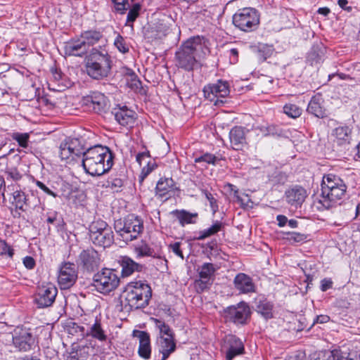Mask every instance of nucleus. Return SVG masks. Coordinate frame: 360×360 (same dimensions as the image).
Returning a JSON list of instances; mask_svg holds the SVG:
<instances>
[{"mask_svg": "<svg viewBox=\"0 0 360 360\" xmlns=\"http://www.w3.org/2000/svg\"><path fill=\"white\" fill-rule=\"evenodd\" d=\"M321 187L320 197L314 202L319 210H328L340 205L347 189L345 181L334 174H325L322 178Z\"/></svg>", "mask_w": 360, "mask_h": 360, "instance_id": "f257e3e1", "label": "nucleus"}, {"mask_svg": "<svg viewBox=\"0 0 360 360\" xmlns=\"http://www.w3.org/2000/svg\"><path fill=\"white\" fill-rule=\"evenodd\" d=\"M114 155L107 146L95 145L86 148L82 166L91 176H101L110 171L113 165Z\"/></svg>", "mask_w": 360, "mask_h": 360, "instance_id": "f03ea898", "label": "nucleus"}, {"mask_svg": "<svg viewBox=\"0 0 360 360\" xmlns=\"http://www.w3.org/2000/svg\"><path fill=\"white\" fill-rule=\"evenodd\" d=\"M151 296L152 290L148 284L141 281L131 282L125 286L120 300L122 305L132 310L148 306Z\"/></svg>", "mask_w": 360, "mask_h": 360, "instance_id": "7ed1b4c3", "label": "nucleus"}, {"mask_svg": "<svg viewBox=\"0 0 360 360\" xmlns=\"http://www.w3.org/2000/svg\"><path fill=\"white\" fill-rule=\"evenodd\" d=\"M205 44L203 37L195 36L185 41L175 53L176 65L185 71H193L199 67L196 52L202 50Z\"/></svg>", "mask_w": 360, "mask_h": 360, "instance_id": "20e7f679", "label": "nucleus"}, {"mask_svg": "<svg viewBox=\"0 0 360 360\" xmlns=\"http://www.w3.org/2000/svg\"><path fill=\"white\" fill-rule=\"evenodd\" d=\"M112 64L111 57L106 51L93 49L86 58V71L91 78L102 79L110 75Z\"/></svg>", "mask_w": 360, "mask_h": 360, "instance_id": "39448f33", "label": "nucleus"}, {"mask_svg": "<svg viewBox=\"0 0 360 360\" xmlns=\"http://www.w3.org/2000/svg\"><path fill=\"white\" fill-rule=\"evenodd\" d=\"M115 229L122 240L127 243L138 238L143 230V224L137 216L129 214L122 221H117Z\"/></svg>", "mask_w": 360, "mask_h": 360, "instance_id": "423d86ee", "label": "nucleus"}, {"mask_svg": "<svg viewBox=\"0 0 360 360\" xmlns=\"http://www.w3.org/2000/svg\"><path fill=\"white\" fill-rule=\"evenodd\" d=\"M120 283L116 271L112 269L104 268L95 274L93 277V285L103 294H108L115 290Z\"/></svg>", "mask_w": 360, "mask_h": 360, "instance_id": "0eeeda50", "label": "nucleus"}, {"mask_svg": "<svg viewBox=\"0 0 360 360\" xmlns=\"http://www.w3.org/2000/svg\"><path fill=\"white\" fill-rule=\"evenodd\" d=\"M233 25L240 30L249 32L259 23V15L255 8L247 7L239 9L233 16Z\"/></svg>", "mask_w": 360, "mask_h": 360, "instance_id": "6e6552de", "label": "nucleus"}, {"mask_svg": "<svg viewBox=\"0 0 360 360\" xmlns=\"http://www.w3.org/2000/svg\"><path fill=\"white\" fill-rule=\"evenodd\" d=\"M202 91L206 99L214 102V105H221L224 103L222 98L230 94V86L227 81L219 79L216 83L205 86Z\"/></svg>", "mask_w": 360, "mask_h": 360, "instance_id": "1a4fd4ad", "label": "nucleus"}, {"mask_svg": "<svg viewBox=\"0 0 360 360\" xmlns=\"http://www.w3.org/2000/svg\"><path fill=\"white\" fill-rule=\"evenodd\" d=\"M250 309L244 302L232 305L224 309V317L227 322L243 325L250 316Z\"/></svg>", "mask_w": 360, "mask_h": 360, "instance_id": "9d476101", "label": "nucleus"}, {"mask_svg": "<svg viewBox=\"0 0 360 360\" xmlns=\"http://www.w3.org/2000/svg\"><path fill=\"white\" fill-rule=\"evenodd\" d=\"M59 148L60 155L64 160L68 159L72 155L83 156L86 150L84 141L75 136H66L60 144Z\"/></svg>", "mask_w": 360, "mask_h": 360, "instance_id": "9b49d317", "label": "nucleus"}, {"mask_svg": "<svg viewBox=\"0 0 360 360\" xmlns=\"http://www.w3.org/2000/svg\"><path fill=\"white\" fill-rule=\"evenodd\" d=\"M221 352L225 354L226 360H233L236 356L245 353L243 341L234 335H227L224 338Z\"/></svg>", "mask_w": 360, "mask_h": 360, "instance_id": "f8f14e48", "label": "nucleus"}, {"mask_svg": "<svg viewBox=\"0 0 360 360\" xmlns=\"http://www.w3.org/2000/svg\"><path fill=\"white\" fill-rule=\"evenodd\" d=\"M58 290L53 284L41 285L38 288L35 302L39 308L50 307L54 302Z\"/></svg>", "mask_w": 360, "mask_h": 360, "instance_id": "ddd939ff", "label": "nucleus"}, {"mask_svg": "<svg viewBox=\"0 0 360 360\" xmlns=\"http://www.w3.org/2000/svg\"><path fill=\"white\" fill-rule=\"evenodd\" d=\"M77 264L87 271H94L100 266L101 259L97 251L90 248L82 250L78 257Z\"/></svg>", "mask_w": 360, "mask_h": 360, "instance_id": "4468645a", "label": "nucleus"}, {"mask_svg": "<svg viewBox=\"0 0 360 360\" xmlns=\"http://www.w3.org/2000/svg\"><path fill=\"white\" fill-rule=\"evenodd\" d=\"M77 278V271L75 265L66 262L60 269L58 276V284L63 289H68L72 286Z\"/></svg>", "mask_w": 360, "mask_h": 360, "instance_id": "2eb2a0df", "label": "nucleus"}, {"mask_svg": "<svg viewBox=\"0 0 360 360\" xmlns=\"http://www.w3.org/2000/svg\"><path fill=\"white\" fill-rule=\"evenodd\" d=\"M112 113L119 124L127 129L133 127L136 119V113L134 110L125 105L118 106L113 109Z\"/></svg>", "mask_w": 360, "mask_h": 360, "instance_id": "dca6fc26", "label": "nucleus"}, {"mask_svg": "<svg viewBox=\"0 0 360 360\" xmlns=\"http://www.w3.org/2000/svg\"><path fill=\"white\" fill-rule=\"evenodd\" d=\"M308 195L305 188L300 186H294L285 192V198L288 204L295 208L300 207Z\"/></svg>", "mask_w": 360, "mask_h": 360, "instance_id": "f3484780", "label": "nucleus"}, {"mask_svg": "<svg viewBox=\"0 0 360 360\" xmlns=\"http://www.w3.org/2000/svg\"><path fill=\"white\" fill-rule=\"evenodd\" d=\"M7 189L13 191L11 203L15 209L25 212L27 207H30L31 203L28 195L20 188L18 184L8 185Z\"/></svg>", "mask_w": 360, "mask_h": 360, "instance_id": "a211bd4d", "label": "nucleus"}, {"mask_svg": "<svg viewBox=\"0 0 360 360\" xmlns=\"http://www.w3.org/2000/svg\"><path fill=\"white\" fill-rule=\"evenodd\" d=\"M108 103L107 97L100 92H93L85 98V104L97 114L105 112L108 108Z\"/></svg>", "mask_w": 360, "mask_h": 360, "instance_id": "6ab92c4d", "label": "nucleus"}, {"mask_svg": "<svg viewBox=\"0 0 360 360\" xmlns=\"http://www.w3.org/2000/svg\"><path fill=\"white\" fill-rule=\"evenodd\" d=\"M14 345L22 351H28L32 348L35 340L32 334L27 330H20L13 338Z\"/></svg>", "mask_w": 360, "mask_h": 360, "instance_id": "aec40b11", "label": "nucleus"}, {"mask_svg": "<svg viewBox=\"0 0 360 360\" xmlns=\"http://www.w3.org/2000/svg\"><path fill=\"white\" fill-rule=\"evenodd\" d=\"M134 336L137 337L139 340V346L138 349L139 355L144 359L150 358L151 347L149 334L143 330H134Z\"/></svg>", "mask_w": 360, "mask_h": 360, "instance_id": "412c9836", "label": "nucleus"}, {"mask_svg": "<svg viewBox=\"0 0 360 360\" xmlns=\"http://www.w3.org/2000/svg\"><path fill=\"white\" fill-rule=\"evenodd\" d=\"M85 41L80 37L72 39L64 44V52L66 56H82L88 51Z\"/></svg>", "mask_w": 360, "mask_h": 360, "instance_id": "4be33fe9", "label": "nucleus"}, {"mask_svg": "<svg viewBox=\"0 0 360 360\" xmlns=\"http://www.w3.org/2000/svg\"><path fill=\"white\" fill-rule=\"evenodd\" d=\"M323 102L324 100L321 94L312 96L307 106V112L319 118L326 117L327 113Z\"/></svg>", "mask_w": 360, "mask_h": 360, "instance_id": "5701e85b", "label": "nucleus"}, {"mask_svg": "<svg viewBox=\"0 0 360 360\" xmlns=\"http://www.w3.org/2000/svg\"><path fill=\"white\" fill-rule=\"evenodd\" d=\"M176 188L175 183L172 178H161L155 187L156 195L167 199Z\"/></svg>", "mask_w": 360, "mask_h": 360, "instance_id": "b1692460", "label": "nucleus"}, {"mask_svg": "<svg viewBox=\"0 0 360 360\" xmlns=\"http://www.w3.org/2000/svg\"><path fill=\"white\" fill-rule=\"evenodd\" d=\"M235 288L242 293L255 292V286L252 279L243 273L238 274L233 281Z\"/></svg>", "mask_w": 360, "mask_h": 360, "instance_id": "393cba45", "label": "nucleus"}, {"mask_svg": "<svg viewBox=\"0 0 360 360\" xmlns=\"http://www.w3.org/2000/svg\"><path fill=\"white\" fill-rule=\"evenodd\" d=\"M217 269V268L212 263L203 264L199 271L200 280L196 281L195 284L202 290Z\"/></svg>", "mask_w": 360, "mask_h": 360, "instance_id": "a878e982", "label": "nucleus"}, {"mask_svg": "<svg viewBox=\"0 0 360 360\" xmlns=\"http://www.w3.org/2000/svg\"><path fill=\"white\" fill-rule=\"evenodd\" d=\"M89 349L86 345L73 343L65 360H86L89 356Z\"/></svg>", "mask_w": 360, "mask_h": 360, "instance_id": "bb28decb", "label": "nucleus"}, {"mask_svg": "<svg viewBox=\"0 0 360 360\" xmlns=\"http://www.w3.org/2000/svg\"><path fill=\"white\" fill-rule=\"evenodd\" d=\"M92 242L98 246L109 247L114 240L113 232L111 228H108L101 233H96L90 236Z\"/></svg>", "mask_w": 360, "mask_h": 360, "instance_id": "cd10ccee", "label": "nucleus"}, {"mask_svg": "<svg viewBox=\"0 0 360 360\" xmlns=\"http://www.w3.org/2000/svg\"><path fill=\"white\" fill-rule=\"evenodd\" d=\"M122 275V276H129L134 271H140L142 266L135 262L128 257H123L121 259Z\"/></svg>", "mask_w": 360, "mask_h": 360, "instance_id": "c85d7f7f", "label": "nucleus"}, {"mask_svg": "<svg viewBox=\"0 0 360 360\" xmlns=\"http://www.w3.org/2000/svg\"><path fill=\"white\" fill-rule=\"evenodd\" d=\"M65 331L70 335L84 337L85 335H89V329L78 323L70 321H68L64 326Z\"/></svg>", "mask_w": 360, "mask_h": 360, "instance_id": "c756f323", "label": "nucleus"}, {"mask_svg": "<svg viewBox=\"0 0 360 360\" xmlns=\"http://www.w3.org/2000/svg\"><path fill=\"white\" fill-rule=\"evenodd\" d=\"M256 311L266 320L273 318L274 304L266 300H259L256 305Z\"/></svg>", "mask_w": 360, "mask_h": 360, "instance_id": "7c9ffc66", "label": "nucleus"}, {"mask_svg": "<svg viewBox=\"0 0 360 360\" xmlns=\"http://www.w3.org/2000/svg\"><path fill=\"white\" fill-rule=\"evenodd\" d=\"M134 252L136 253L137 257H156L158 256V253L143 241H141L134 247Z\"/></svg>", "mask_w": 360, "mask_h": 360, "instance_id": "2f4dec72", "label": "nucleus"}, {"mask_svg": "<svg viewBox=\"0 0 360 360\" xmlns=\"http://www.w3.org/2000/svg\"><path fill=\"white\" fill-rule=\"evenodd\" d=\"M328 126L333 128V135H349L352 133L350 127L346 124H338L334 120H330L328 122Z\"/></svg>", "mask_w": 360, "mask_h": 360, "instance_id": "473e14b6", "label": "nucleus"}, {"mask_svg": "<svg viewBox=\"0 0 360 360\" xmlns=\"http://www.w3.org/2000/svg\"><path fill=\"white\" fill-rule=\"evenodd\" d=\"M174 214L179 219L180 224L182 226H184L186 224H193L195 221L193 220V218H196L198 216L197 213H190L185 210H176L174 212Z\"/></svg>", "mask_w": 360, "mask_h": 360, "instance_id": "72a5a7b5", "label": "nucleus"}, {"mask_svg": "<svg viewBox=\"0 0 360 360\" xmlns=\"http://www.w3.org/2000/svg\"><path fill=\"white\" fill-rule=\"evenodd\" d=\"M89 335H91L99 341H105L107 339V335L103 330L100 322L97 321H95V323L89 329Z\"/></svg>", "mask_w": 360, "mask_h": 360, "instance_id": "f704fd0d", "label": "nucleus"}, {"mask_svg": "<svg viewBox=\"0 0 360 360\" xmlns=\"http://www.w3.org/2000/svg\"><path fill=\"white\" fill-rule=\"evenodd\" d=\"M102 35L99 32L88 31L82 34L81 38L85 41L86 47L89 49L91 46L98 42Z\"/></svg>", "mask_w": 360, "mask_h": 360, "instance_id": "c9c22d12", "label": "nucleus"}, {"mask_svg": "<svg viewBox=\"0 0 360 360\" xmlns=\"http://www.w3.org/2000/svg\"><path fill=\"white\" fill-rule=\"evenodd\" d=\"M222 227V223L217 221L210 227L204 229L200 232L199 236L197 238L198 240H204L205 238L210 237L217 232H219Z\"/></svg>", "mask_w": 360, "mask_h": 360, "instance_id": "e433bc0d", "label": "nucleus"}, {"mask_svg": "<svg viewBox=\"0 0 360 360\" xmlns=\"http://www.w3.org/2000/svg\"><path fill=\"white\" fill-rule=\"evenodd\" d=\"M153 321L155 324V327L160 331V335H162L165 337L174 336L172 330L167 324L165 323V321L158 319H153Z\"/></svg>", "mask_w": 360, "mask_h": 360, "instance_id": "4c0bfd02", "label": "nucleus"}, {"mask_svg": "<svg viewBox=\"0 0 360 360\" xmlns=\"http://www.w3.org/2000/svg\"><path fill=\"white\" fill-rule=\"evenodd\" d=\"M108 228H111L108 224L102 220L93 221L89 226L90 236L96 233H101Z\"/></svg>", "mask_w": 360, "mask_h": 360, "instance_id": "58836bf2", "label": "nucleus"}, {"mask_svg": "<svg viewBox=\"0 0 360 360\" xmlns=\"http://www.w3.org/2000/svg\"><path fill=\"white\" fill-rule=\"evenodd\" d=\"M302 109L292 103L285 104L283 107V112L288 117L292 118L299 117L302 114Z\"/></svg>", "mask_w": 360, "mask_h": 360, "instance_id": "ea45409f", "label": "nucleus"}, {"mask_svg": "<svg viewBox=\"0 0 360 360\" xmlns=\"http://www.w3.org/2000/svg\"><path fill=\"white\" fill-rule=\"evenodd\" d=\"M140 10L141 5L139 4H135L133 5L132 8L128 12L127 22L125 24L126 26L133 27V22L138 18Z\"/></svg>", "mask_w": 360, "mask_h": 360, "instance_id": "a19ab883", "label": "nucleus"}, {"mask_svg": "<svg viewBox=\"0 0 360 360\" xmlns=\"http://www.w3.org/2000/svg\"><path fill=\"white\" fill-rule=\"evenodd\" d=\"M194 161L195 163L205 162L215 165L219 161V158L213 154L206 153L199 157H196Z\"/></svg>", "mask_w": 360, "mask_h": 360, "instance_id": "79ce46f5", "label": "nucleus"}, {"mask_svg": "<svg viewBox=\"0 0 360 360\" xmlns=\"http://www.w3.org/2000/svg\"><path fill=\"white\" fill-rule=\"evenodd\" d=\"M274 79L269 77L264 76L258 81V86L262 93H267L273 87Z\"/></svg>", "mask_w": 360, "mask_h": 360, "instance_id": "37998d69", "label": "nucleus"}, {"mask_svg": "<svg viewBox=\"0 0 360 360\" xmlns=\"http://www.w3.org/2000/svg\"><path fill=\"white\" fill-rule=\"evenodd\" d=\"M158 165L155 160H148L146 166L142 169L139 176V181L142 182L146 177L157 168Z\"/></svg>", "mask_w": 360, "mask_h": 360, "instance_id": "c03bdc74", "label": "nucleus"}, {"mask_svg": "<svg viewBox=\"0 0 360 360\" xmlns=\"http://www.w3.org/2000/svg\"><path fill=\"white\" fill-rule=\"evenodd\" d=\"M114 45L122 53H127L129 51V47L127 44L125 39L120 34H117L116 37L114 41Z\"/></svg>", "mask_w": 360, "mask_h": 360, "instance_id": "a18cd8bd", "label": "nucleus"}, {"mask_svg": "<svg viewBox=\"0 0 360 360\" xmlns=\"http://www.w3.org/2000/svg\"><path fill=\"white\" fill-rule=\"evenodd\" d=\"M228 139L230 146L236 150L241 149L245 142V136H228Z\"/></svg>", "mask_w": 360, "mask_h": 360, "instance_id": "49530a36", "label": "nucleus"}, {"mask_svg": "<svg viewBox=\"0 0 360 360\" xmlns=\"http://www.w3.org/2000/svg\"><path fill=\"white\" fill-rule=\"evenodd\" d=\"M114 4V11L118 13L124 14L127 10V0H112Z\"/></svg>", "mask_w": 360, "mask_h": 360, "instance_id": "de8ad7c7", "label": "nucleus"}, {"mask_svg": "<svg viewBox=\"0 0 360 360\" xmlns=\"http://www.w3.org/2000/svg\"><path fill=\"white\" fill-rule=\"evenodd\" d=\"M202 193L205 195V198L209 201L210 206L213 214H215L218 210L217 200L214 198L213 195L207 190H202Z\"/></svg>", "mask_w": 360, "mask_h": 360, "instance_id": "09e8293b", "label": "nucleus"}, {"mask_svg": "<svg viewBox=\"0 0 360 360\" xmlns=\"http://www.w3.org/2000/svg\"><path fill=\"white\" fill-rule=\"evenodd\" d=\"M13 254V250L11 247L5 240L0 239V255H8L9 257H12Z\"/></svg>", "mask_w": 360, "mask_h": 360, "instance_id": "8fccbe9b", "label": "nucleus"}, {"mask_svg": "<svg viewBox=\"0 0 360 360\" xmlns=\"http://www.w3.org/2000/svg\"><path fill=\"white\" fill-rule=\"evenodd\" d=\"M6 174L7 175V180L11 179L16 182L22 178V174L15 168H11L8 169L6 171Z\"/></svg>", "mask_w": 360, "mask_h": 360, "instance_id": "3c124183", "label": "nucleus"}, {"mask_svg": "<svg viewBox=\"0 0 360 360\" xmlns=\"http://www.w3.org/2000/svg\"><path fill=\"white\" fill-rule=\"evenodd\" d=\"M307 60L313 65L314 63H318L319 62L321 56L316 49H312L308 53Z\"/></svg>", "mask_w": 360, "mask_h": 360, "instance_id": "603ef678", "label": "nucleus"}, {"mask_svg": "<svg viewBox=\"0 0 360 360\" xmlns=\"http://www.w3.org/2000/svg\"><path fill=\"white\" fill-rule=\"evenodd\" d=\"M288 239L293 242L300 243L304 241L307 239V236L304 234L292 232L289 233Z\"/></svg>", "mask_w": 360, "mask_h": 360, "instance_id": "864d4df0", "label": "nucleus"}, {"mask_svg": "<svg viewBox=\"0 0 360 360\" xmlns=\"http://www.w3.org/2000/svg\"><path fill=\"white\" fill-rule=\"evenodd\" d=\"M181 243L175 242L169 245V249L172 251L176 255L179 257L181 259H184V255L182 251L180 248Z\"/></svg>", "mask_w": 360, "mask_h": 360, "instance_id": "5fc2aeb1", "label": "nucleus"}, {"mask_svg": "<svg viewBox=\"0 0 360 360\" xmlns=\"http://www.w3.org/2000/svg\"><path fill=\"white\" fill-rule=\"evenodd\" d=\"M249 130L241 126H236L229 131V135H245L248 134Z\"/></svg>", "mask_w": 360, "mask_h": 360, "instance_id": "6e6d98bb", "label": "nucleus"}, {"mask_svg": "<svg viewBox=\"0 0 360 360\" xmlns=\"http://www.w3.org/2000/svg\"><path fill=\"white\" fill-rule=\"evenodd\" d=\"M108 184L112 189L117 191L123 186V182L120 178H114L108 181Z\"/></svg>", "mask_w": 360, "mask_h": 360, "instance_id": "4d7b16f0", "label": "nucleus"}, {"mask_svg": "<svg viewBox=\"0 0 360 360\" xmlns=\"http://www.w3.org/2000/svg\"><path fill=\"white\" fill-rule=\"evenodd\" d=\"M36 184L40 189H41L46 194L51 195L54 198L57 196V194L51 191L44 183L37 181Z\"/></svg>", "mask_w": 360, "mask_h": 360, "instance_id": "13d9d810", "label": "nucleus"}, {"mask_svg": "<svg viewBox=\"0 0 360 360\" xmlns=\"http://www.w3.org/2000/svg\"><path fill=\"white\" fill-rule=\"evenodd\" d=\"M150 158V153H149L148 150H147V151H144V152H142V153H139L136 155V160L139 164V165H142V162L146 158Z\"/></svg>", "mask_w": 360, "mask_h": 360, "instance_id": "bf43d9fd", "label": "nucleus"}, {"mask_svg": "<svg viewBox=\"0 0 360 360\" xmlns=\"http://www.w3.org/2000/svg\"><path fill=\"white\" fill-rule=\"evenodd\" d=\"M23 264L27 269H32L35 266V261L32 257L27 256L23 259Z\"/></svg>", "mask_w": 360, "mask_h": 360, "instance_id": "052dcab7", "label": "nucleus"}, {"mask_svg": "<svg viewBox=\"0 0 360 360\" xmlns=\"http://www.w3.org/2000/svg\"><path fill=\"white\" fill-rule=\"evenodd\" d=\"M333 286V282L330 279L324 278L321 282V290L323 292L328 290Z\"/></svg>", "mask_w": 360, "mask_h": 360, "instance_id": "680f3d73", "label": "nucleus"}, {"mask_svg": "<svg viewBox=\"0 0 360 360\" xmlns=\"http://www.w3.org/2000/svg\"><path fill=\"white\" fill-rule=\"evenodd\" d=\"M51 73L52 75L53 79L56 82H59L62 78V72L60 70H58L56 68H51Z\"/></svg>", "mask_w": 360, "mask_h": 360, "instance_id": "e2e57ef3", "label": "nucleus"}, {"mask_svg": "<svg viewBox=\"0 0 360 360\" xmlns=\"http://www.w3.org/2000/svg\"><path fill=\"white\" fill-rule=\"evenodd\" d=\"M29 137L30 136H14L19 146L22 148H27L28 146Z\"/></svg>", "mask_w": 360, "mask_h": 360, "instance_id": "0e129e2a", "label": "nucleus"}, {"mask_svg": "<svg viewBox=\"0 0 360 360\" xmlns=\"http://www.w3.org/2000/svg\"><path fill=\"white\" fill-rule=\"evenodd\" d=\"M278 225L280 227H283L288 223V218L285 215L279 214L276 217Z\"/></svg>", "mask_w": 360, "mask_h": 360, "instance_id": "69168bd1", "label": "nucleus"}, {"mask_svg": "<svg viewBox=\"0 0 360 360\" xmlns=\"http://www.w3.org/2000/svg\"><path fill=\"white\" fill-rule=\"evenodd\" d=\"M229 56L231 58V60L233 63H236L238 60V51L237 49H231L229 51Z\"/></svg>", "mask_w": 360, "mask_h": 360, "instance_id": "338daca9", "label": "nucleus"}, {"mask_svg": "<svg viewBox=\"0 0 360 360\" xmlns=\"http://www.w3.org/2000/svg\"><path fill=\"white\" fill-rule=\"evenodd\" d=\"M338 4L341 8H342L345 11H351L352 10V6H347V4H348L347 0H338Z\"/></svg>", "mask_w": 360, "mask_h": 360, "instance_id": "774afa93", "label": "nucleus"}]
</instances>
